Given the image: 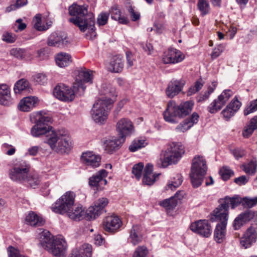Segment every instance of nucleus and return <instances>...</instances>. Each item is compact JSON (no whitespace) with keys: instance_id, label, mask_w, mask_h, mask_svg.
Instances as JSON below:
<instances>
[{"instance_id":"obj_49","label":"nucleus","mask_w":257,"mask_h":257,"mask_svg":"<svg viewBox=\"0 0 257 257\" xmlns=\"http://www.w3.org/2000/svg\"><path fill=\"white\" fill-rule=\"evenodd\" d=\"M219 174L222 179L224 180H228L234 174L233 171L227 166L223 167L219 171Z\"/></svg>"},{"instance_id":"obj_14","label":"nucleus","mask_w":257,"mask_h":257,"mask_svg":"<svg viewBox=\"0 0 257 257\" xmlns=\"http://www.w3.org/2000/svg\"><path fill=\"white\" fill-rule=\"evenodd\" d=\"M116 130L119 137L125 140L126 137L134 133L135 129L133 122L128 118H122L116 123Z\"/></svg>"},{"instance_id":"obj_59","label":"nucleus","mask_w":257,"mask_h":257,"mask_svg":"<svg viewBox=\"0 0 257 257\" xmlns=\"http://www.w3.org/2000/svg\"><path fill=\"white\" fill-rule=\"evenodd\" d=\"M240 215L242 216L243 220L244 219L246 222L250 220L251 219L254 218L255 216V214L254 211L251 210H247L245 212L241 213Z\"/></svg>"},{"instance_id":"obj_23","label":"nucleus","mask_w":257,"mask_h":257,"mask_svg":"<svg viewBox=\"0 0 257 257\" xmlns=\"http://www.w3.org/2000/svg\"><path fill=\"white\" fill-rule=\"evenodd\" d=\"M66 213L71 219L74 220H80L83 218L88 219L87 211H85L81 206L74 205Z\"/></svg>"},{"instance_id":"obj_9","label":"nucleus","mask_w":257,"mask_h":257,"mask_svg":"<svg viewBox=\"0 0 257 257\" xmlns=\"http://www.w3.org/2000/svg\"><path fill=\"white\" fill-rule=\"evenodd\" d=\"M75 81L74 82V88H77L79 95L84 93L86 88L85 83H92L93 72L86 68H79L75 71Z\"/></svg>"},{"instance_id":"obj_48","label":"nucleus","mask_w":257,"mask_h":257,"mask_svg":"<svg viewBox=\"0 0 257 257\" xmlns=\"http://www.w3.org/2000/svg\"><path fill=\"white\" fill-rule=\"evenodd\" d=\"M109 13L106 12H101L97 16L96 24L99 26L105 25L108 20Z\"/></svg>"},{"instance_id":"obj_24","label":"nucleus","mask_w":257,"mask_h":257,"mask_svg":"<svg viewBox=\"0 0 257 257\" xmlns=\"http://www.w3.org/2000/svg\"><path fill=\"white\" fill-rule=\"evenodd\" d=\"M38 101V98L35 96H30L24 97L20 101L18 108L24 112L30 111L35 107Z\"/></svg>"},{"instance_id":"obj_31","label":"nucleus","mask_w":257,"mask_h":257,"mask_svg":"<svg viewBox=\"0 0 257 257\" xmlns=\"http://www.w3.org/2000/svg\"><path fill=\"white\" fill-rule=\"evenodd\" d=\"M55 59L57 65L60 68L67 67L72 62L71 55L64 52L57 54Z\"/></svg>"},{"instance_id":"obj_28","label":"nucleus","mask_w":257,"mask_h":257,"mask_svg":"<svg viewBox=\"0 0 257 257\" xmlns=\"http://www.w3.org/2000/svg\"><path fill=\"white\" fill-rule=\"evenodd\" d=\"M124 141L123 139H121L119 137L117 139L107 140L104 142L103 147L107 153H112L119 148Z\"/></svg>"},{"instance_id":"obj_32","label":"nucleus","mask_w":257,"mask_h":257,"mask_svg":"<svg viewBox=\"0 0 257 257\" xmlns=\"http://www.w3.org/2000/svg\"><path fill=\"white\" fill-rule=\"evenodd\" d=\"M11 102V93L9 87L5 84L0 85V104L8 105Z\"/></svg>"},{"instance_id":"obj_62","label":"nucleus","mask_w":257,"mask_h":257,"mask_svg":"<svg viewBox=\"0 0 257 257\" xmlns=\"http://www.w3.org/2000/svg\"><path fill=\"white\" fill-rule=\"evenodd\" d=\"M240 214H239L234 220L233 226L234 229L237 230L241 226H242L244 223H245L244 219L242 218Z\"/></svg>"},{"instance_id":"obj_11","label":"nucleus","mask_w":257,"mask_h":257,"mask_svg":"<svg viewBox=\"0 0 257 257\" xmlns=\"http://www.w3.org/2000/svg\"><path fill=\"white\" fill-rule=\"evenodd\" d=\"M29 168L24 162L16 164L9 170V177L13 181L23 183L29 172Z\"/></svg>"},{"instance_id":"obj_56","label":"nucleus","mask_w":257,"mask_h":257,"mask_svg":"<svg viewBox=\"0 0 257 257\" xmlns=\"http://www.w3.org/2000/svg\"><path fill=\"white\" fill-rule=\"evenodd\" d=\"M16 35L8 32L4 33L2 36V40L9 43H14L16 40Z\"/></svg>"},{"instance_id":"obj_58","label":"nucleus","mask_w":257,"mask_h":257,"mask_svg":"<svg viewBox=\"0 0 257 257\" xmlns=\"http://www.w3.org/2000/svg\"><path fill=\"white\" fill-rule=\"evenodd\" d=\"M26 27L27 25L23 22V20L21 19H19L16 20L14 25L15 31L18 32L23 31Z\"/></svg>"},{"instance_id":"obj_1","label":"nucleus","mask_w":257,"mask_h":257,"mask_svg":"<svg viewBox=\"0 0 257 257\" xmlns=\"http://www.w3.org/2000/svg\"><path fill=\"white\" fill-rule=\"evenodd\" d=\"M37 121L31 128V134L34 137H39L46 134L47 143L53 151L60 153H67L71 150L72 144L70 137L65 130H52L48 124L51 117L46 112L36 113Z\"/></svg>"},{"instance_id":"obj_33","label":"nucleus","mask_w":257,"mask_h":257,"mask_svg":"<svg viewBox=\"0 0 257 257\" xmlns=\"http://www.w3.org/2000/svg\"><path fill=\"white\" fill-rule=\"evenodd\" d=\"M123 68V63L121 58L114 57L108 66L109 70L112 72L119 73Z\"/></svg>"},{"instance_id":"obj_4","label":"nucleus","mask_w":257,"mask_h":257,"mask_svg":"<svg viewBox=\"0 0 257 257\" xmlns=\"http://www.w3.org/2000/svg\"><path fill=\"white\" fill-rule=\"evenodd\" d=\"M193 104L189 101L182 102L179 105L174 101H169L163 113L165 120L171 123H177L179 119L185 117L191 112Z\"/></svg>"},{"instance_id":"obj_35","label":"nucleus","mask_w":257,"mask_h":257,"mask_svg":"<svg viewBox=\"0 0 257 257\" xmlns=\"http://www.w3.org/2000/svg\"><path fill=\"white\" fill-rule=\"evenodd\" d=\"M257 128V115L254 116L250 120L248 124L244 128L242 135L244 137H249Z\"/></svg>"},{"instance_id":"obj_34","label":"nucleus","mask_w":257,"mask_h":257,"mask_svg":"<svg viewBox=\"0 0 257 257\" xmlns=\"http://www.w3.org/2000/svg\"><path fill=\"white\" fill-rule=\"evenodd\" d=\"M39 175L36 172L28 173L23 183H26L30 187L35 188L40 183Z\"/></svg>"},{"instance_id":"obj_45","label":"nucleus","mask_w":257,"mask_h":257,"mask_svg":"<svg viewBox=\"0 0 257 257\" xmlns=\"http://www.w3.org/2000/svg\"><path fill=\"white\" fill-rule=\"evenodd\" d=\"M147 143L145 140H136L133 141L129 147V150L132 152L137 151L138 150L145 147Z\"/></svg>"},{"instance_id":"obj_52","label":"nucleus","mask_w":257,"mask_h":257,"mask_svg":"<svg viewBox=\"0 0 257 257\" xmlns=\"http://www.w3.org/2000/svg\"><path fill=\"white\" fill-rule=\"evenodd\" d=\"M243 235L253 243L255 242L257 238L255 229L252 227L248 228Z\"/></svg>"},{"instance_id":"obj_60","label":"nucleus","mask_w":257,"mask_h":257,"mask_svg":"<svg viewBox=\"0 0 257 257\" xmlns=\"http://www.w3.org/2000/svg\"><path fill=\"white\" fill-rule=\"evenodd\" d=\"M9 257H26L20 253L19 250L13 246H9L8 248Z\"/></svg>"},{"instance_id":"obj_54","label":"nucleus","mask_w":257,"mask_h":257,"mask_svg":"<svg viewBox=\"0 0 257 257\" xmlns=\"http://www.w3.org/2000/svg\"><path fill=\"white\" fill-rule=\"evenodd\" d=\"M191 127L188 121L185 119L176 126L175 131L178 133H184L190 129Z\"/></svg>"},{"instance_id":"obj_61","label":"nucleus","mask_w":257,"mask_h":257,"mask_svg":"<svg viewBox=\"0 0 257 257\" xmlns=\"http://www.w3.org/2000/svg\"><path fill=\"white\" fill-rule=\"evenodd\" d=\"M235 113V112L231 109L230 107H228V106H226V107L221 112L223 117L226 120L229 119L231 117L233 116Z\"/></svg>"},{"instance_id":"obj_13","label":"nucleus","mask_w":257,"mask_h":257,"mask_svg":"<svg viewBox=\"0 0 257 257\" xmlns=\"http://www.w3.org/2000/svg\"><path fill=\"white\" fill-rule=\"evenodd\" d=\"M185 58L184 54L180 50L170 48L165 51L162 56V60L165 64H175L182 62Z\"/></svg>"},{"instance_id":"obj_22","label":"nucleus","mask_w":257,"mask_h":257,"mask_svg":"<svg viewBox=\"0 0 257 257\" xmlns=\"http://www.w3.org/2000/svg\"><path fill=\"white\" fill-rule=\"evenodd\" d=\"M92 246L87 243L73 248L69 257H91Z\"/></svg>"},{"instance_id":"obj_20","label":"nucleus","mask_w":257,"mask_h":257,"mask_svg":"<svg viewBox=\"0 0 257 257\" xmlns=\"http://www.w3.org/2000/svg\"><path fill=\"white\" fill-rule=\"evenodd\" d=\"M81 161L83 164L88 167L95 168L100 166L101 157L93 152L87 151L82 154Z\"/></svg>"},{"instance_id":"obj_55","label":"nucleus","mask_w":257,"mask_h":257,"mask_svg":"<svg viewBox=\"0 0 257 257\" xmlns=\"http://www.w3.org/2000/svg\"><path fill=\"white\" fill-rule=\"evenodd\" d=\"M224 48L225 47L223 45H219L214 48L211 54L212 59H216L219 56L224 50Z\"/></svg>"},{"instance_id":"obj_12","label":"nucleus","mask_w":257,"mask_h":257,"mask_svg":"<svg viewBox=\"0 0 257 257\" xmlns=\"http://www.w3.org/2000/svg\"><path fill=\"white\" fill-rule=\"evenodd\" d=\"M233 92L230 89L224 90L208 106L207 109L211 113H215L220 110L229 99L233 95Z\"/></svg>"},{"instance_id":"obj_37","label":"nucleus","mask_w":257,"mask_h":257,"mask_svg":"<svg viewBox=\"0 0 257 257\" xmlns=\"http://www.w3.org/2000/svg\"><path fill=\"white\" fill-rule=\"evenodd\" d=\"M182 176L181 174H177L168 182L166 186V189L175 190L182 184Z\"/></svg>"},{"instance_id":"obj_63","label":"nucleus","mask_w":257,"mask_h":257,"mask_svg":"<svg viewBox=\"0 0 257 257\" xmlns=\"http://www.w3.org/2000/svg\"><path fill=\"white\" fill-rule=\"evenodd\" d=\"M35 80L40 84H44L47 82V78L43 74H38L34 77Z\"/></svg>"},{"instance_id":"obj_40","label":"nucleus","mask_w":257,"mask_h":257,"mask_svg":"<svg viewBox=\"0 0 257 257\" xmlns=\"http://www.w3.org/2000/svg\"><path fill=\"white\" fill-rule=\"evenodd\" d=\"M197 7L202 17L210 13V7L208 0H198Z\"/></svg>"},{"instance_id":"obj_46","label":"nucleus","mask_w":257,"mask_h":257,"mask_svg":"<svg viewBox=\"0 0 257 257\" xmlns=\"http://www.w3.org/2000/svg\"><path fill=\"white\" fill-rule=\"evenodd\" d=\"M214 87L209 86L208 87L207 90L204 92L203 93L200 94L197 98V100L198 102H203L207 100L210 94L214 91L215 87L216 86L215 83H213Z\"/></svg>"},{"instance_id":"obj_17","label":"nucleus","mask_w":257,"mask_h":257,"mask_svg":"<svg viewBox=\"0 0 257 257\" xmlns=\"http://www.w3.org/2000/svg\"><path fill=\"white\" fill-rule=\"evenodd\" d=\"M108 203V200L104 197L100 198L95 201L94 205L89 207L87 210L88 219H95L99 216Z\"/></svg>"},{"instance_id":"obj_16","label":"nucleus","mask_w":257,"mask_h":257,"mask_svg":"<svg viewBox=\"0 0 257 257\" xmlns=\"http://www.w3.org/2000/svg\"><path fill=\"white\" fill-rule=\"evenodd\" d=\"M108 175V172L104 169H101L89 179L88 184L91 187H93L99 191L103 189L107 181L105 178Z\"/></svg>"},{"instance_id":"obj_51","label":"nucleus","mask_w":257,"mask_h":257,"mask_svg":"<svg viewBox=\"0 0 257 257\" xmlns=\"http://www.w3.org/2000/svg\"><path fill=\"white\" fill-rule=\"evenodd\" d=\"M242 206L244 207L251 208L257 204V197L254 198L243 197Z\"/></svg>"},{"instance_id":"obj_19","label":"nucleus","mask_w":257,"mask_h":257,"mask_svg":"<svg viewBox=\"0 0 257 257\" xmlns=\"http://www.w3.org/2000/svg\"><path fill=\"white\" fill-rule=\"evenodd\" d=\"M190 229L194 232L207 237L211 233V227L208 220H200L191 223Z\"/></svg>"},{"instance_id":"obj_57","label":"nucleus","mask_w":257,"mask_h":257,"mask_svg":"<svg viewBox=\"0 0 257 257\" xmlns=\"http://www.w3.org/2000/svg\"><path fill=\"white\" fill-rule=\"evenodd\" d=\"M241 105V102L238 101L237 97L235 96L227 106L236 112L240 108Z\"/></svg>"},{"instance_id":"obj_30","label":"nucleus","mask_w":257,"mask_h":257,"mask_svg":"<svg viewBox=\"0 0 257 257\" xmlns=\"http://www.w3.org/2000/svg\"><path fill=\"white\" fill-rule=\"evenodd\" d=\"M140 230V226L138 225H133L131 229L128 240L134 245L140 243L143 240Z\"/></svg>"},{"instance_id":"obj_53","label":"nucleus","mask_w":257,"mask_h":257,"mask_svg":"<svg viewBox=\"0 0 257 257\" xmlns=\"http://www.w3.org/2000/svg\"><path fill=\"white\" fill-rule=\"evenodd\" d=\"M148 251L145 246L138 247L134 253L133 257H147Z\"/></svg>"},{"instance_id":"obj_2","label":"nucleus","mask_w":257,"mask_h":257,"mask_svg":"<svg viewBox=\"0 0 257 257\" xmlns=\"http://www.w3.org/2000/svg\"><path fill=\"white\" fill-rule=\"evenodd\" d=\"M69 12L70 15L74 17L69 19L70 22L77 26L83 32L87 30L90 33L91 39L95 37L94 16L88 12L86 7L74 4L69 8Z\"/></svg>"},{"instance_id":"obj_10","label":"nucleus","mask_w":257,"mask_h":257,"mask_svg":"<svg viewBox=\"0 0 257 257\" xmlns=\"http://www.w3.org/2000/svg\"><path fill=\"white\" fill-rule=\"evenodd\" d=\"M79 93L77 88L70 87L64 84L60 83L55 86L53 90V94L58 99L65 102L73 101L75 97V94Z\"/></svg>"},{"instance_id":"obj_44","label":"nucleus","mask_w":257,"mask_h":257,"mask_svg":"<svg viewBox=\"0 0 257 257\" xmlns=\"http://www.w3.org/2000/svg\"><path fill=\"white\" fill-rule=\"evenodd\" d=\"M41 15L37 14L33 20L34 28L38 31H45L49 28L47 25H42Z\"/></svg>"},{"instance_id":"obj_41","label":"nucleus","mask_w":257,"mask_h":257,"mask_svg":"<svg viewBox=\"0 0 257 257\" xmlns=\"http://www.w3.org/2000/svg\"><path fill=\"white\" fill-rule=\"evenodd\" d=\"M10 54L12 56H14V57L20 59H26L28 58V57H30L31 56L29 52L25 49L21 48L12 49L10 51Z\"/></svg>"},{"instance_id":"obj_43","label":"nucleus","mask_w":257,"mask_h":257,"mask_svg":"<svg viewBox=\"0 0 257 257\" xmlns=\"http://www.w3.org/2000/svg\"><path fill=\"white\" fill-rule=\"evenodd\" d=\"M224 203H227L229 206L230 204L231 208L234 209L240 204L242 205L243 198H241L238 195H235L232 197H225L224 198Z\"/></svg>"},{"instance_id":"obj_18","label":"nucleus","mask_w":257,"mask_h":257,"mask_svg":"<svg viewBox=\"0 0 257 257\" xmlns=\"http://www.w3.org/2000/svg\"><path fill=\"white\" fill-rule=\"evenodd\" d=\"M102 225L105 231L114 233L122 226V222L118 216L111 215L104 218Z\"/></svg>"},{"instance_id":"obj_7","label":"nucleus","mask_w":257,"mask_h":257,"mask_svg":"<svg viewBox=\"0 0 257 257\" xmlns=\"http://www.w3.org/2000/svg\"><path fill=\"white\" fill-rule=\"evenodd\" d=\"M184 153V148L180 143H172L165 151L164 158L157 163L160 167L166 168L169 165L177 163Z\"/></svg>"},{"instance_id":"obj_64","label":"nucleus","mask_w":257,"mask_h":257,"mask_svg":"<svg viewBox=\"0 0 257 257\" xmlns=\"http://www.w3.org/2000/svg\"><path fill=\"white\" fill-rule=\"evenodd\" d=\"M129 12L131 14V18L133 21H136L140 18V13L135 10L133 7H131L129 9Z\"/></svg>"},{"instance_id":"obj_6","label":"nucleus","mask_w":257,"mask_h":257,"mask_svg":"<svg viewBox=\"0 0 257 257\" xmlns=\"http://www.w3.org/2000/svg\"><path fill=\"white\" fill-rule=\"evenodd\" d=\"M207 171L206 162L203 156H196L192 160L190 177L194 188L198 187L202 183Z\"/></svg>"},{"instance_id":"obj_29","label":"nucleus","mask_w":257,"mask_h":257,"mask_svg":"<svg viewBox=\"0 0 257 257\" xmlns=\"http://www.w3.org/2000/svg\"><path fill=\"white\" fill-rule=\"evenodd\" d=\"M228 207L227 203L221 204L213 211L214 215L216 218L220 220V222L227 223L228 218Z\"/></svg>"},{"instance_id":"obj_39","label":"nucleus","mask_w":257,"mask_h":257,"mask_svg":"<svg viewBox=\"0 0 257 257\" xmlns=\"http://www.w3.org/2000/svg\"><path fill=\"white\" fill-rule=\"evenodd\" d=\"M257 168V162L255 159H252L249 162L242 165V169L248 175H254Z\"/></svg>"},{"instance_id":"obj_38","label":"nucleus","mask_w":257,"mask_h":257,"mask_svg":"<svg viewBox=\"0 0 257 257\" xmlns=\"http://www.w3.org/2000/svg\"><path fill=\"white\" fill-rule=\"evenodd\" d=\"M111 17L112 19L118 21L120 24H126L128 22L127 19L121 15V12L117 7H112L110 10Z\"/></svg>"},{"instance_id":"obj_50","label":"nucleus","mask_w":257,"mask_h":257,"mask_svg":"<svg viewBox=\"0 0 257 257\" xmlns=\"http://www.w3.org/2000/svg\"><path fill=\"white\" fill-rule=\"evenodd\" d=\"M144 167V166L142 163H139L135 164L133 167L132 173L138 180H139L142 176Z\"/></svg>"},{"instance_id":"obj_15","label":"nucleus","mask_w":257,"mask_h":257,"mask_svg":"<svg viewBox=\"0 0 257 257\" xmlns=\"http://www.w3.org/2000/svg\"><path fill=\"white\" fill-rule=\"evenodd\" d=\"M185 84L186 81L184 79H172L165 89L166 95L169 98H174L182 91Z\"/></svg>"},{"instance_id":"obj_36","label":"nucleus","mask_w":257,"mask_h":257,"mask_svg":"<svg viewBox=\"0 0 257 257\" xmlns=\"http://www.w3.org/2000/svg\"><path fill=\"white\" fill-rule=\"evenodd\" d=\"M177 194V193H176L175 196L174 197L160 201L159 202V204L167 210H173L177 206L178 203L176 198Z\"/></svg>"},{"instance_id":"obj_8","label":"nucleus","mask_w":257,"mask_h":257,"mask_svg":"<svg viewBox=\"0 0 257 257\" xmlns=\"http://www.w3.org/2000/svg\"><path fill=\"white\" fill-rule=\"evenodd\" d=\"M75 198L74 192L67 191L52 205L51 210L54 212L64 214L73 206Z\"/></svg>"},{"instance_id":"obj_3","label":"nucleus","mask_w":257,"mask_h":257,"mask_svg":"<svg viewBox=\"0 0 257 257\" xmlns=\"http://www.w3.org/2000/svg\"><path fill=\"white\" fill-rule=\"evenodd\" d=\"M114 91L113 88L104 90L103 94L106 96L97 99L94 103L91 109V117L95 122L102 124L106 121L114 102L109 96Z\"/></svg>"},{"instance_id":"obj_5","label":"nucleus","mask_w":257,"mask_h":257,"mask_svg":"<svg viewBox=\"0 0 257 257\" xmlns=\"http://www.w3.org/2000/svg\"><path fill=\"white\" fill-rule=\"evenodd\" d=\"M42 246L55 257H64L67 243L62 237L54 238L49 231H43L40 235Z\"/></svg>"},{"instance_id":"obj_26","label":"nucleus","mask_w":257,"mask_h":257,"mask_svg":"<svg viewBox=\"0 0 257 257\" xmlns=\"http://www.w3.org/2000/svg\"><path fill=\"white\" fill-rule=\"evenodd\" d=\"M153 166L152 164H148L144 170V175L143 179V182L147 185H152L156 181L160 174H153Z\"/></svg>"},{"instance_id":"obj_47","label":"nucleus","mask_w":257,"mask_h":257,"mask_svg":"<svg viewBox=\"0 0 257 257\" xmlns=\"http://www.w3.org/2000/svg\"><path fill=\"white\" fill-rule=\"evenodd\" d=\"M257 111V98L251 101L247 104L243 110V114L246 116Z\"/></svg>"},{"instance_id":"obj_42","label":"nucleus","mask_w":257,"mask_h":257,"mask_svg":"<svg viewBox=\"0 0 257 257\" xmlns=\"http://www.w3.org/2000/svg\"><path fill=\"white\" fill-rule=\"evenodd\" d=\"M29 87V81L25 79H21L15 83L14 90L15 93H20Z\"/></svg>"},{"instance_id":"obj_25","label":"nucleus","mask_w":257,"mask_h":257,"mask_svg":"<svg viewBox=\"0 0 257 257\" xmlns=\"http://www.w3.org/2000/svg\"><path fill=\"white\" fill-rule=\"evenodd\" d=\"M25 220L27 224L34 227L43 226L45 223V220L42 216L34 211L30 212L26 215Z\"/></svg>"},{"instance_id":"obj_27","label":"nucleus","mask_w":257,"mask_h":257,"mask_svg":"<svg viewBox=\"0 0 257 257\" xmlns=\"http://www.w3.org/2000/svg\"><path fill=\"white\" fill-rule=\"evenodd\" d=\"M227 223L220 222L216 224L214 231V238L216 242L220 243L225 239Z\"/></svg>"},{"instance_id":"obj_21","label":"nucleus","mask_w":257,"mask_h":257,"mask_svg":"<svg viewBox=\"0 0 257 257\" xmlns=\"http://www.w3.org/2000/svg\"><path fill=\"white\" fill-rule=\"evenodd\" d=\"M68 43L66 35L64 33L57 32L52 33L47 41L48 46L61 48L65 46Z\"/></svg>"}]
</instances>
